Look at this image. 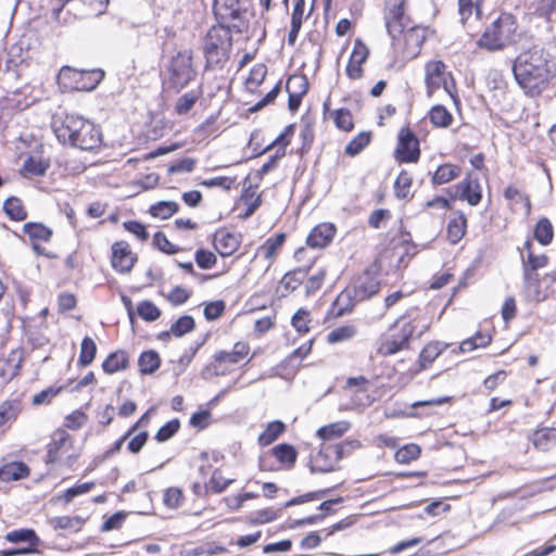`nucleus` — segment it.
<instances>
[{
    "instance_id": "nucleus-12",
    "label": "nucleus",
    "mask_w": 556,
    "mask_h": 556,
    "mask_svg": "<svg viewBox=\"0 0 556 556\" xmlns=\"http://www.w3.org/2000/svg\"><path fill=\"white\" fill-rule=\"evenodd\" d=\"M396 154L401 162H416L418 160L420 154L419 141L409 128L400 130Z\"/></svg>"
},
{
    "instance_id": "nucleus-16",
    "label": "nucleus",
    "mask_w": 556,
    "mask_h": 556,
    "mask_svg": "<svg viewBox=\"0 0 556 556\" xmlns=\"http://www.w3.org/2000/svg\"><path fill=\"white\" fill-rule=\"evenodd\" d=\"M249 345L245 342H237L232 351H219L214 356V368L217 370V365L223 363L237 364L243 359L249 353ZM219 372L216 371V375Z\"/></svg>"
},
{
    "instance_id": "nucleus-5",
    "label": "nucleus",
    "mask_w": 556,
    "mask_h": 556,
    "mask_svg": "<svg viewBox=\"0 0 556 556\" xmlns=\"http://www.w3.org/2000/svg\"><path fill=\"white\" fill-rule=\"evenodd\" d=\"M213 10L218 25L236 33H242L248 27L244 0H214Z\"/></svg>"
},
{
    "instance_id": "nucleus-55",
    "label": "nucleus",
    "mask_w": 556,
    "mask_h": 556,
    "mask_svg": "<svg viewBox=\"0 0 556 556\" xmlns=\"http://www.w3.org/2000/svg\"><path fill=\"white\" fill-rule=\"evenodd\" d=\"M473 8L479 16L481 14L479 0L475 5L472 0H458V13L463 23L471 15Z\"/></svg>"
},
{
    "instance_id": "nucleus-52",
    "label": "nucleus",
    "mask_w": 556,
    "mask_h": 556,
    "mask_svg": "<svg viewBox=\"0 0 556 556\" xmlns=\"http://www.w3.org/2000/svg\"><path fill=\"white\" fill-rule=\"evenodd\" d=\"M179 421L177 419L170 420L162 426L156 434L155 440L157 442H165L170 439L179 429Z\"/></svg>"
},
{
    "instance_id": "nucleus-32",
    "label": "nucleus",
    "mask_w": 556,
    "mask_h": 556,
    "mask_svg": "<svg viewBox=\"0 0 556 556\" xmlns=\"http://www.w3.org/2000/svg\"><path fill=\"white\" fill-rule=\"evenodd\" d=\"M3 211L12 220L21 222L27 216L21 200L15 197H10L4 201Z\"/></svg>"
},
{
    "instance_id": "nucleus-22",
    "label": "nucleus",
    "mask_w": 556,
    "mask_h": 556,
    "mask_svg": "<svg viewBox=\"0 0 556 556\" xmlns=\"http://www.w3.org/2000/svg\"><path fill=\"white\" fill-rule=\"evenodd\" d=\"M460 175V167L454 164L440 165L432 176L433 185H444Z\"/></svg>"
},
{
    "instance_id": "nucleus-4",
    "label": "nucleus",
    "mask_w": 556,
    "mask_h": 556,
    "mask_svg": "<svg viewBox=\"0 0 556 556\" xmlns=\"http://www.w3.org/2000/svg\"><path fill=\"white\" fill-rule=\"evenodd\" d=\"M516 30L515 17L503 13L485 29L478 45L490 51L503 49L513 41Z\"/></svg>"
},
{
    "instance_id": "nucleus-33",
    "label": "nucleus",
    "mask_w": 556,
    "mask_h": 556,
    "mask_svg": "<svg viewBox=\"0 0 556 556\" xmlns=\"http://www.w3.org/2000/svg\"><path fill=\"white\" fill-rule=\"evenodd\" d=\"M554 237V229L552 223L543 217L539 219L534 228V238L543 245L552 242Z\"/></svg>"
},
{
    "instance_id": "nucleus-25",
    "label": "nucleus",
    "mask_w": 556,
    "mask_h": 556,
    "mask_svg": "<svg viewBox=\"0 0 556 556\" xmlns=\"http://www.w3.org/2000/svg\"><path fill=\"white\" fill-rule=\"evenodd\" d=\"M271 453L287 468H291L295 464L298 453L290 444L281 443L275 446Z\"/></svg>"
},
{
    "instance_id": "nucleus-21",
    "label": "nucleus",
    "mask_w": 556,
    "mask_h": 556,
    "mask_svg": "<svg viewBox=\"0 0 556 556\" xmlns=\"http://www.w3.org/2000/svg\"><path fill=\"white\" fill-rule=\"evenodd\" d=\"M467 220L462 212H457L447 225V236L452 243H457L466 232Z\"/></svg>"
},
{
    "instance_id": "nucleus-60",
    "label": "nucleus",
    "mask_w": 556,
    "mask_h": 556,
    "mask_svg": "<svg viewBox=\"0 0 556 556\" xmlns=\"http://www.w3.org/2000/svg\"><path fill=\"white\" fill-rule=\"evenodd\" d=\"M94 486V482H85L73 488H70L64 493L65 502H71L74 497L88 493Z\"/></svg>"
},
{
    "instance_id": "nucleus-24",
    "label": "nucleus",
    "mask_w": 556,
    "mask_h": 556,
    "mask_svg": "<svg viewBox=\"0 0 556 556\" xmlns=\"http://www.w3.org/2000/svg\"><path fill=\"white\" fill-rule=\"evenodd\" d=\"M128 365V356L124 351H116L110 354L102 364V368L106 374H114L125 369Z\"/></svg>"
},
{
    "instance_id": "nucleus-56",
    "label": "nucleus",
    "mask_w": 556,
    "mask_h": 556,
    "mask_svg": "<svg viewBox=\"0 0 556 556\" xmlns=\"http://www.w3.org/2000/svg\"><path fill=\"white\" fill-rule=\"evenodd\" d=\"M153 243L157 249L167 254H175L179 251V249L174 245L162 231H157L154 235Z\"/></svg>"
},
{
    "instance_id": "nucleus-36",
    "label": "nucleus",
    "mask_w": 556,
    "mask_h": 556,
    "mask_svg": "<svg viewBox=\"0 0 556 556\" xmlns=\"http://www.w3.org/2000/svg\"><path fill=\"white\" fill-rule=\"evenodd\" d=\"M532 442L541 451H547L556 443L555 431L552 429H542L533 433Z\"/></svg>"
},
{
    "instance_id": "nucleus-62",
    "label": "nucleus",
    "mask_w": 556,
    "mask_h": 556,
    "mask_svg": "<svg viewBox=\"0 0 556 556\" xmlns=\"http://www.w3.org/2000/svg\"><path fill=\"white\" fill-rule=\"evenodd\" d=\"M405 41L407 43H414L416 48H420L426 36L425 29L420 27H412L405 33Z\"/></svg>"
},
{
    "instance_id": "nucleus-38",
    "label": "nucleus",
    "mask_w": 556,
    "mask_h": 556,
    "mask_svg": "<svg viewBox=\"0 0 556 556\" xmlns=\"http://www.w3.org/2000/svg\"><path fill=\"white\" fill-rule=\"evenodd\" d=\"M356 334V327L344 325L334 328L327 334V342L330 344L339 343L352 339Z\"/></svg>"
},
{
    "instance_id": "nucleus-46",
    "label": "nucleus",
    "mask_w": 556,
    "mask_h": 556,
    "mask_svg": "<svg viewBox=\"0 0 556 556\" xmlns=\"http://www.w3.org/2000/svg\"><path fill=\"white\" fill-rule=\"evenodd\" d=\"M137 313L147 321H154L161 316V311L151 301L140 302L137 306Z\"/></svg>"
},
{
    "instance_id": "nucleus-9",
    "label": "nucleus",
    "mask_w": 556,
    "mask_h": 556,
    "mask_svg": "<svg viewBox=\"0 0 556 556\" xmlns=\"http://www.w3.org/2000/svg\"><path fill=\"white\" fill-rule=\"evenodd\" d=\"M414 331L415 326L410 321L402 324L397 333H392L380 340L377 349L378 354L390 356L408 348L409 339L413 337Z\"/></svg>"
},
{
    "instance_id": "nucleus-51",
    "label": "nucleus",
    "mask_w": 556,
    "mask_h": 556,
    "mask_svg": "<svg viewBox=\"0 0 556 556\" xmlns=\"http://www.w3.org/2000/svg\"><path fill=\"white\" fill-rule=\"evenodd\" d=\"M334 124L338 128L349 131L353 128V118L349 110L339 109L334 112Z\"/></svg>"
},
{
    "instance_id": "nucleus-26",
    "label": "nucleus",
    "mask_w": 556,
    "mask_h": 556,
    "mask_svg": "<svg viewBox=\"0 0 556 556\" xmlns=\"http://www.w3.org/2000/svg\"><path fill=\"white\" fill-rule=\"evenodd\" d=\"M138 365L141 374L151 375L159 369L161 358L155 351H146L139 356Z\"/></svg>"
},
{
    "instance_id": "nucleus-45",
    "label": "nucleus",
    "mask_w": 556,
    "mask_h": 556,
    "mask_svg": "<svg viewBox=\"0 0 556 556\" xmlns=\"http://www.w3.org/2000/svg\"><path fill=\"white\" fill-rule=\"evenodd\" d=\"M194 328V319L189 315L179 317L170 327L173 336L179 338L192 331Z\"/></svg>"
},
{
    "instance_id": "nucleus-47",
    "label": "nucleus",
    "mask_w": 556,
    "mask_h": 556,
    "mask_svg": "<svg viewBox=\"0 0 556 556\" xmlns=\"http://www.w3.org/2000/svg\"><path fill=\"white\" fill-rule=\"evenodd\" d=\"M419 455L420 447L417 444H407L404 447L397 450L395 453V459L399 463L406 464L418 458Z\"/></svg>"
},
{
    "instance_id": "nucleus-29",
    "label": "nucleus",
    "mask_w": 556,
    "mask_h": 556,
    "mask_svg": "<svg viewBox=\"0 0 556 556\" xmlns=\"http://www.w3.org/2000/svg\"><path fill=\"white\" fill-rule=\"evenodd\" d=\"M307 268H296L287 273L281 281L280 286L286 289V291L291 292L298 289V287L303 282L304 278L307 275Z\"/></svg>"
},
{
    "instance_id": "nucleus-15",
    "label": "nucleus",
    "mask_w": 556,
    "mask_h": 556,
    "mask_svg": "<svg viewBox=\"0 0 556 556\" xmlns=\"http://www.w3.org/2000/svg\"><path fill=\"white\" fill-rule=\"evenodd\" d=\"M334 233L336 228L332 224H319L308 235L307 244L311 248H325L331 242Z\"/></svg>"
},
{
    "instance_id": "nucleus-40",
    "label": "nucleus",
    "mask_w": 556,
    "mask_h": 556,
    "mask_svg": "<svg viewBox=\"0 0 556 556\" xmlns=\"http://www.w3.org/2000/svg\"><path fill=\"white\" fill-rule=\"evenodd\" d=\"M5 540L10 543L26 542L27 546H35V530L33 529H17L10 531L5 534Z\"/></svg>"
},
{
    "instance_id": "nucleus-43",
    "label": "nucleus",
    "mask_w": 556,
    "mask_h": 556,
    "mask_svg": "<svg viewBox=\"0 0 556 556\" xmlns=\"http://www.w3.org/2000/svg\"><path fill=\"white\" fill-rule=\"evenodd\" d=\"M412 182V176L407 172L402 170L394 184L395 195L399 199L407 198L410 192Z\"/></svg>"
},
{
    "instance_id": "nucleus-27",
    "label": "nucleus",
    "mask_w": 556,
    "mask_h": 556,
    "mask_svg": "<svg viewBox=\"0 0 556 556\" xmlns=\"http://www.w3.org/2000/svg\"><path fill=\"white\" fill-rule=\"evenodd\" d=\"M20 353L13 351L7 361L0 363V377L5 381L15 377L20 368Z\"/></svg>"
},
{
    "instance_id": "nucleus-44",
    "label": "nucleus",
    "mask_w": 556,
    "mask_h": 556,
    "mask_svg": "<svg viewBox=\"0 0 556 556\" xmlns=\"http://www.w3.org/2000/svg\"><path fill=\"white\" fill-rule=\"evenodd\" d=\"M525 248L527 250H530L531 248V243L529 241H527L525 243ZM547 256L546 255H534L531 251H529L528 253V257H527V261H523V270H532V271H535L539 269V268H543L544 266L547 265Z\"/></svg>"
},
{
    "instance_id": "nucleus-63",
    "label": "nucleus",
    "mask_w": 556,
    "mask_h": 556,
    "mask_svg": "<svg viewBox=\"0 0 556 556\" xmlns=\"http://www.w3.org/2000/svg\"><path fill=\"white\" fill-rule=\"evenodd\" d=\"M124 228L134 233L138 239L141 241H146L149 237L146 227L143 224L136 222V220H129L124 223Z\"/></svg>"
},
{
    "instance_id": "nucleus-42",
    "label": "nucleus",
    "mask_w": 556,
    "mask_h": 556,
    "mask_svg": "<svg viewBox=\"0 0 556 556\" xmlns=\"http://www.w3.org/2000/svg\"><path fill=\"white\" fill-rule=\"evenodd\" d=\"M178 204L174 201H161L150 207V213L154 217L166 219L178 211Z\"/></svg>"
},
{
    "instance_id": "nucleus-54",
    "label": "nucleus",
    "mask_w": 556,
    "mask_h": 556,
    "mask_svg": "<svg viewBox=\"0 0 556 556\" xmlns=\"http://www.w3.org/2000/svg\"><path fill=\"white\" fill-rule=\"evenodd\" d=\"M216 256L213 252L200 249L195 252V262L203 269L212 268L216 264Z\"/></svg>"
},
{
    "instance_id": "nucleus-28",
    "label": "nucleus",
    "mask_w": 556,
    "mask_h": 556,
    "mask_svg": "<svg viewBox=\"0 0 556 556\" xmlns=\"http://www.w3.org/2000/svg\"><path fill=\"white\" fill-rule=\"evenodd\" d=\"M286 430V426L280 420H275L268 424L267 428L264 432H262L258 437V443L262 446H267L271 444L274 441L278 439V437L283 433Z\"/></svg>"
},
{
    "instance_id": "nucleus-61",
    "label": "nucleus",
    "mask_w": 556,
    "mask_h": 556,
    "mask_svg": "<svg viewBox=\"0 0 556 556\" xmlns=\"http://www.w3.org/2000/svg\"><path fill=\"white\" fill-rule=\"evenodd\" d=\"M149 438V434L147 431H141L137 434H132L130 437V440L128 442V450L132 453V454H137L141 451V448L144 446V444L147 443V440Z\"/></svg>"
},
{
    "instance_id": "nucleus-58",
    "label": "nucleus",
    "mask_w": 556,
    "mask_h": 556,
    "mask_svg": "<svg viewBox=\"0 0 556 556\" xmlns=\"http://www.w3.org/2000/svg\"><path fill=\"white\" fill-rule=\"evenodd\" d=\"M225 311L224 301L210 302L204 307V316L207 320H215L222 316Z\"/></svg>"
},
{
    "instance_id": "nucleus-2",
    "label": "nucleus",
    "mask_w": 556,
    "mask_h": 556,
    "mask_svg": "<svg viewBox=\"0 0 556 556\" xmlns=\"http://www.w3.org/2000/svg\"><path fill=\"white\" fill-rule=\"evenodd\" d=\"M514 76L526 93L540 94L553 76L548 54L538 47L520 53L513 65Z\"/></svg>"
},
{
    "instance_id": "nucleus-19",
    "label": "nucleus",
    "mask_w": 556,
    "mask_h": 556,
    "mask_svg": "<svg viewBox=\"0 0 556 556\" xmlns=\"http://www.w3.org/2000/svg\"><path fill=\"white\" fill-rule=\"evenodd\" d=\"M238 244L236 237L229 232H219L215 236L214 245L222 256L233 254L238 249Z\"/></svg>"
},
{
    "instance_id": "nucleus-53",
    "label": "nucleus",
    "mask_w": 556,
    "mask_h": 556,
    "mask_svg": "<svg viewBox=\"0 0 556 556\" xmlns=\"http://www.w3.org/2000/svg\"><path fill=\"white\" fill-rule=\"evenodd\" d=\"M368 55L369 49L367 46L361 39H356L350 60L357 63L358 65H362L366 62Z\"/></svg>"
},
{
    "instance_id": "nucleus-13",
    "label": "nucleus",
    "mask_w": 556,
    "mask_h": 556,
    "mask_svg": "<svg viewBox=\"0 0 556 556\" xmlns=\"http://www.w3.org/2000/svg\"><path fill=\"white\" fill-rule=\"evenodd\" d=\"M137 257L132 254L130 247L125 241L115 242L112 245V266L119 273H129L134 267Z\"/></svg>"
},
{
    "instance_id": "nucleus-1",
    "label": "nucleus",
    "mask_w": 556,
    "mask_h": 556,
    "mask_svg": "<svg viewBox=\"0 0 556 556\" xmlns=\"http://www.w3.org/2000/svg\"><path fill=\"white\" fill-rule=\"evenodd\" d=\"M51 128L62 144L80 150H93L101 146L100 128L91 121L65 112L52 116Z\"/></svg>"
},
{
    "instance_id": "nucleus-59",
    "label": "nucleus",
    "mask_w": 556,
    "mask_h": 556,
    "mask_svg": "<svg viewBox=\"0 0 556 556\" xmlns=\"http://www.w3.org/2000/svg\"><path fill=\"white\" fill-rule=\"evenodd\" d=\"M326 277V270L319 269L316 274H314L309 279L307 280L305 285L306 294L309 295L317 290H319L324 283Z\"/></svg>"
},
{
    "instance_id": "nucleus-34",
    "label": "nucleus",
    "mask_w": 556,
    "mask_h": 556,
    "mask_svg": "<svg viewBox=\"0 0 556 556\" xmlns=\"http://www.w3.org/2000/svg\"><path fill=\"white\" fill-rule=\"evenodd\" d=\"M298 83L303 90L300 93L289 92L288 105L290 111H296L301 103V97L306 92L307 81L303 76L290 77L287 83V90L290 91V86Z\"/></svg>"
},
{
    "instance_id": "nucleus-57",
    "label": "nucleus",
    "mask_w": 556,
    "mask_h": 556,
    "mask_svg": "<svg viewBox=\"0 0 556 556\" xmlns=\"http://www.w3.org/2000/svg\"><path fill=\"white\" fill-rule=\"evenodd\" d=\"M184 498L182 490L179 488H169L164 494V504L169 508H177Z\"/></svg>"
},
{
    "instance_id": "nucleus-8",
    "label": "nucleus",
    "mask_w": 556,
    "mask_h": 556,
    "mask_svg": "<svg viewBox=\"0 0 556 556\" xmlns=\"http://www.w3.org/2000/svg\"><path fill=\"white\" fill-rule=\"evenodd\" d=\"M168 84L170 87L180 90L194 79L195 70L192 65V51H179L172 58L169 67Z\"/></svg>"
},
{
    "instance_id": "nucleus-10",
    "label": "nucleus",
    "mask_w": 556,
    "mask_h": 556,
    "mask_svg": "<svg viewBox=\"0 0 556 556\" xmlns=\"http://www.w3.org/2000/svg\"><path fill=\"white\" fill-rule=\"evenodd\" d=\"M452 200H464L471 206H476L482 199V190L478 178H472L470 175L463 179L460 182L447 189Z\"/></svg>"
},
{
    "instance_id": "nucleus-48",
    "label": "nucleus",
    "mask_w": 556,
    "mask_h": 556,
    "mask_svg": "<svg viewBox=\"0 0 556 556\" xmlns=\"http://www.w3.org/2000/svg\"><path fill=\"white\" fill-rule=\"evenodd\" d=\"M197 164L195 159L184 157L181 160L173 162L168 168V174H186L191 173Z\"/></svg>"
},
{
    "instance_id": "nucleus-14",
    "label": "nucleus",
    "mask_w": 556,
    "mask_h": 556,
    "mask_svg": "<svg viewBox=\"0 0 556 556\" xmlns=\"http://www.w3.org/2000/svg\"><path fill=\"white\" fill-rule=\"evenodd\" d=\"M357 303L359 301L356 300V296H353V292L346 287L333 301L329 314L336 318L342 317L351 313Z\"/></svg>"
},
{
    "instance_id": "nucleus-37",
    "label": "nucleus",
    "mask_w": 556,
    "mask_h": 556,
    "mask_svg": "<svg viewBox=\"0 0 556 556\" xmlns=\"http://www.w3.org/2000/svg\"><path fill=\"white\" fill-rule=\"evenodd\" d=\"M96 353V342L91 338L85 337L80 345V353L78 358L79 365L84 367L89 366L93 362Z\"/></svg>"
},
{
    "instance_id": "nucleus-39",
    "label": "nucleus",
    "mask_w": 556,
    "mask_h": 556,
    "mask_svg": "<svg viewBox=\"0 0 556 556\" xmlns=\"http://www.w3.org/2000/svg\"><path fill=\"white\" fill-rule=\"evenodd\" d=\"M286 240L285 233H278L275 237L268 238L264 244L258 248V252L264 255L265 258H271L277 251L281 248Z\"/></svg>"
},
{
    "instance_id": "nucleus-17",
    "label": "nucleus",
    "mask_w": 556,
    "mask_h": 556,
    "mask_svg": "<svg viewBox=\"0 0 556 556\" xmlns=\"http://www.w3.org/2000/svg\"><path fill=\"white\" fill-rule=\"evenodd\" d=\"M29 473V468L22 462H12L0 467V480L4 482L20 480Z\"/></svg>"
},
{
    "instance_id": "nucleus-30",
    "label": "nucleus",
    "mask_w": 556,
    "mask_h": 556,
    "mask_svg": "<svg viewBox=\"0 0 556 556\" xmlns=\"http://www.w3.org/2000/svg\"><path fill=\"white\" fill-rule=\"evenodd\" d=\"M349 428L350 422L342 420L321 427L318 429L317 434L323 440H332L343 435L349 430Z\"/></svg>"
},
{
    "instance_id": "nucleus-20",
    "label": "nucleus",
    "mask_w": 556,
    "mask_h": 556,
    "mask_svg": "<svg viewBox=\"0 0 556 556\" xmlns=\"http://www.w3.org/2000/svg\"><path fill=\"white\" fill-rule=\"evenodd\" d=\"M68 438L70 435L65 430L59 429L53 432L52 441L48 445L47 464H53L56 462L58 454L66 445Z\"/></svg>"
},
{
    "instance_id": "nucleus-3",
    "label": "nucleus",
    "mask_w": 556,
    "mask_h": 556,
    "mask_svg": "<svg viewBox=\"0 0 556 556\" xmlns=\"http://www.w3.org/2000/svg\"><path fill=\"white\" fill-rule=\"evenodd\" d=\"M230 31L223 25L213 26L207 31L203 43L206 67L222 66L228 60L232 47Z\"/></svg>"
},
{
    "instance_id": "nucleus-35",
    "label": "nucleus",
    "mask_w": 556,
    "mask_h": 556,
    "mask_svg": "<svg viewBox=\"0 0 556 556\" xmlns=\"http://www.w3.org/2000/svg\"><path fill=\"white\" fill-rule=\"evenodd\" d=\"M201 96V91L191 90L180 96L175 104V112L179 115L187 114Z\"/></svg>"
},
{
    "instance_id": "nucleus-18",
    "label": "nucleus",
    "mask_w": 556,
    "mask_h": 556,
    "mask_svg": "<svg viewBox=\"0 0 556 556\" xmlns=\"http://www.w3.org/2000/svg\"><path fill=\"white\" fill-rule=\"evenodd\" d=\"M523 288L527 299L531 301H541L543 299L538 273L523 270Z\"/></svg>"
},
{
    "instance_id": "nucleus-50",
    "label": "nucleus",
    "mask_w": 556,
    "mask_h": 556,
    "mask_svg": "<svg viewBox=\"0 0 556 556\" xmlns=\"http://www.w3.org/2000/svg\"><path fill=\"white\" fill-rule=\"evenodd\" d=\"M291 323L298 332H308L309 313L304 308H299L293 315Z\"/></svg>"
},
{
    "instance_id": "nucleus-64",
    "label": "nucleus",
    "mask_w": 556,
    "mask_h": 556,
    "mask_svg": "<svg viewBox=\"0 0 556 556\" xmlns=\"http://www.w3.org/2000/svg\"><path fill=\"white\" fill-rule=\"evenodd\" d=\"M267 68L263 64L255 65L247 79L248 84L260 86L265 79Z\"/></svg>"
},
{
    "instance_id": "nucleus-41",
    "label": "nucleus",
    "mask_w": 556,
    "mask_h": 556,
    "mask_svg": "<svg viewBox=\"0 0 556 556\" xmlns=\"http://www.w3.org/2000/svg\"><path fill=\"white\" fill-rule=\"evenodd\" d=\"M370 132L363 131L354 137L345 147V153L350 156L357 155L370 142Z\"/></svg>"
},
{
    "instance_id": "nucleus-7",
    "label": "nucleus",
    "mask_w": 556,
    "mask_h": 556,
    "mask_svg": "<svg viewBox=\"0 0 556 556\" xmlns=\"http://www.w3.org/2000/svg\"><path fill=\"white\" fill-rule=\"evenodd\" d=\"M446 66L442 61H430L426 64V86L427 96L431 97L435 90L442 87L445 93L457 102L455 81L451 73H447Z\"/></svg>"
},
{
    "instance_id": "nucleus-6",
    "label": "nucleus",
    "mask_w": 556,
    "mask_h": 556,
    "mask_svg": "<svg viewBox=\"0 0 556 556\" xmlns=\"http://www.w3.org/2000/svg\"><path fill=\"white\" fill-rule=\"evenodd\" d=\"M104 73L101 70L77 71L63 66L58 75V84L64 90H93L102 80Z\"/></svg>"
},
{
    "instance_id": "nucleus-23",
    "label": "nucleus",
    "mask_w": 556,
    "mask_h": 556,
    "mask_svg": "<svg viewBox=\"0 0 556 556\" xmlns=\"http://www.w3.org/2000/svg\"><path fill=\"white\" fill-rule=\"evenodd\" d=\"M447 346L448 344L439 341L429 342L419 354L421 368L431 364Z\"/></svg>"
},
{
    "instance_id": "nucleus-31",
    "label": "nucleus",
    "mask_w": 556,
    "mask_h": 556,
    "mask_svg": "<svg viewBox=\"0 0 556 556\" xmlns=\"http://www.w3.org/2000/svg\"><path fill=\"white\" fill-rule=\"evenodd\" d=\"M429 118L434 126L442 128L448 127L453 122V115L441 104L431 108Z\"/></svg>"
},
{
    "instance_id": "nucleus-49",
    "label": "nucleus",
    "mask_w": 556,
    "mask_h": 556,
    "mask_svg": "<svg viewBox=\"0 0 556 556\" xmlns=\"http://www.w3.org/2000/svg\"><path fill=\"white\" fill-rule=\"evenodd\" d=\"M232 482L233 479H226L222 476L219 470H215L206 484V489L214 493H222Z\"/></svg>"
},
{
    "instance_id": "nucleus-11",
    "label": "nucleus",
    "mask_w": 556,
    "mask_h": 556,
    "mask_svg": "<svg viewBox=\"0 0 556 556\" xmlns=\"http://www.w3.org/2000/svg\"><path fill=\"white\" fill-rule=\"evenodd\" d=\"M349 288L353 292V296H356V300L363 302L378 293L380 281L376 274L368 268L358 275L353 281V285Z\"/></svg>"
}]
</instances>
